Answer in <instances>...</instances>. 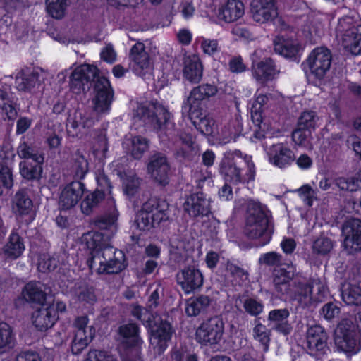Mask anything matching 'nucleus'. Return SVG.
I'll use <instances>...</instances> for the list:
<instances>
[{"label":"nucleus","mask_w":361,"mask_h":361,"mask_svg":"<svg viewBox=\"0 0 361 361\" xmlns=\"http://www.w3.org/2000/svg\"><path fill=\"white\" fill-rule=\"evenodd\" d=\"M276 53L286 58L294 56L299 51L298 44L295 40L277 37L274 41Z\"/></svg>","instance_id":"37"},{"label":"nucleus","mask_w":361,"mask_h":361,"mask_svg":"<svg viewBox=\"0 0 361 361\" xmlns=\"http://www.w3.org/2000/svg\"><path fill=\"white\" fill-rule=\"evenodd\" d=\"M268 102L269 98L267 96L259 94L255 99L251 105V118L253 123L259 128V131L255 133L257 138L263 137L271 126Z\"/></svg>","instance_id":"11"},{"label":"nucleus","mask_w":361,"mask_h":361,"mask_svg":"<svg viewBox=\"0 0 361 361\" xmlns=\"http://www.w3.org/2000/svg\"><path fill=\"white\" fill-rule=\"evenodd\" d=\"M133 119L135 121L143 119L144 121L147 120L161 132L170 130L173 126L171 121L170 113L159 103L146 102L137 104L133 112Z\"/></svg>","instance_id":"5"},{"label":"nucleus","mask_w":361,"mask_h":361,"mask_svg":"<svg viewBox=\"0 0 361 361\" xmlns=\"http://www.w3.org/2000/svg\"><path fill=\"white\" fill-rule=\"evenodd\" d=\"M38 82V73L28 68L20 71L15 78L16 87L20 91L30 92Z\"/></svg>","instance_id":"33"},{"label":"nucleus","mask_w":361,"mask_h":361,"mask_svg":"<svg viewBox=\"0 0 361 361\" xmlns=\"http://www.w3.org/2000/svg\"><path fill=\"white\" fill-rule=\"evenodd\" d=\"M84 190V184L80 181H73L66 185L62 189L59 196V208L62 210L73 208L81 199Z\"/></svg>","instance_id":"21"},{"label":"nucleus","mask_w":361,"mask_h":361,"mask_svg":"<svg viewBox=\"0 0 361 361\" xmlns=\"http://www.w3.org/2000/svg\"><path fill=\"white\" fill-rule=\"evenodd\" d=\"M47 12L55 18H61L65 15L68 0H47Z\"/></svg>","instance_id":"49"},{"label":"nucleus","mask_w":361,"mask_h":361,"mask_svg":"<svg viewBox=\"0 0 361 361\" xmlns=\"http://www.w3.org/2000/svg\"><path fill=\"white\" fill-rule=\"evenodd\" d=\"M42 163L32 164L30 160H24L20 163V173L27 180L38 178L42 173Z\"/></svg>","instance_id":"45"},{"label":"nucleus","mask_w":361,"mask_h":361,"mask_svg":"<svg viewBox=\"0 0 361 361\" xmlns=\"http://www.w3.org/2000/svg\"><path fill=\"white\" fill-rule=\"evenodd\" d=\"M339 307L332 302L326 304L322 310V314L326 320L333 319L339 314Z\"/></svg>","instance_id":"63"},{"label":"nucleus","mask_w":361,"mask_h":361,"mask_svg":"<svg viewBox=\"0 0 361 361\" xmlns=\"http://www.w3.org/2000/svg\"><path fill=\"white\" fill-rule=\"evenodd\" d=\"M0 180L3 185L10 188L13 185V177L11 169L8 166L0 165ZM1 192L0 191V194Z\"/></svg>","instance_id":"62"},{"label":"nucleus","mask_w":361,"mask_h":361,"mask_svg":"<svg viewBox=\"0 0 361 361\" xmlns=\"http://www.w3.org/2000/svg\"><path fill=\"white\" fill-rule=\"evenodd\" d=\"M341 297L347 305H361V281L344 283L341 289Z\"/></svg>","instance_id":"36"},{"label":"nucleus","mask_w":361,"mask_h":361,"mask_svg":"<svg viewBox=\"0 0 361 361\" xmlns=\"http://www.w3.org/2000/svg\"><path fill=\"white\" fill-rule=\"evenodd\" d=\"M123 146L135 159H140L148 149V141L140 136L126 138Z\"/></svg>","instance_id":"39"},{"label":"nucleus","mask_w":361,"mask_h":361,"mask_svg":"<svg viewBox=\"0 0 361 361\" xmlns=\"http://www.w3.org/2000/svg\"><path fill=\"white\" fill-rule=\"evenodd\" d=\"M56 313L53 307H48V303H42V307L33 312L32 321L39 331H46L52 327L57 321Z\"/></svg>","instance_id":"28"},{"label":"nucleus","mask_w":361,"mask_h":361,"mask_svg":"<svg viewBox=\"0 0 361 361\" xmlns=\"http://www.w3.org/2000/svg\"><path fill=\"white\" fill-rule=\"evenodd\" d=\"M203 66L200 57L196 54L185 56L183 73L184 78L194 83L199 82L202 77Z\"/></svg>","instance_id":"30"},{"label":"nucleus","mask_w":361,"mask_h":361,"mask_svg":"<svg viewBox=\"0 0 361 361\" xmlns=\"http://www.w3.org/2000/svg\"><path fill=\"white\" fill-rule=\"evenodd\" d=\"M94 109L99 114L109 111L113 97V91L109 80L98 76L94 85Z\"/></svg>","instance_id":"15"},{"label":"nucleus","mask_w":361,"mask_h":361,"mask_svg":"<svg viewBox=\"0 0 361 361\" xmlns=\"http://www.w3.org/2000/svg\"><path fill=\"white\" fill-rule=\"evenodd\" d=\"M88 323L89 319L86 316L79 317L74 322L75 335L71 345L74 354L81 353L94 336V328Z\"/></svg>","instance_id":"12"},{"label":"nucleus","mask_w":361,"mask_h":361,"mask_svg":"<svg viewBox=\"0 0 361 361\" xmlns=\"http://www.w3.org/2000/svg\"><path fill=\"white\" fill-rule=\"evenodd\" d=\"M32 201L23 195L22 193H17L15 196L12 209L14 213L18 215L27 214L32 209Z\"/></svg>","instance_id":"47"},{"label":"nucleus","mask_w":361,"mask_h":361,"mask_svg":"<svg viewBox=\"0 0 361 361\" xmlns=\"http://www.w3.org/2000/svg\"><path fill=\"white\" fill-rule=\"evenodd\" d=\"M117 174L122 181L124 195L130 199L135 197L139 192L140 180L133 171H118Z\"/></svg>","instance_id":"35"},{"label":"nucleus","mask_w":361,"mask_h":361,"mask_svg":"<svg viewBox=\"0 0 361 361\" xmlns=\"http://www.w3.org/2000/svg\"><path fill=\"white\" fill-rule=\"evenodd\" d=\"M152 319L147 321L149 328L150 348L156 354H161L168 347L173 331L169 322L161 317L152 316Z\"/></svg>","instance_id":"6"},{"label":"nucleus","mask_w":361,"mask_h":361,"mask_svg":"<svg viewBox=\"0 0 361 361\" xmlns=\"http://www.w3.org/2000/svg\"><path fill=\"white\" fill-rule=\"evenodd\" d=\"M14 336L11 327L5 322H0V353L10 348L13 343Z\"/></svg>","instance_id":"50"},{"label":"nucleus","mask_w":361,"mask_h":361,"mask_svg":"<svg viewBox=\"0 0 361 361\" xmlns=\"http://www.w3.org/2000/svg\"><path fill=\"white\" fill-rule=\"evenodd\" d=\"M189 117L194 126L203 135L209 137V141L216 142L218 129L212 118L207 115L203 109L188 110Z\"/></svg>","instance_id":"16"},{"label":"nucleus","mask_w":361,"mask_h":361,"mask_svg":"<svg viewBox=\"0 0 361 361\" xmlns=\"http://www.w3.org/2000/svg\"><path fill=\"white\" fill-rule=\"evenodd\" d=\"M306 340L310 354L317 355L326 348L327 334L322 326H310L307 330Z\"/></svg>","instance_id":"27"},{"label":"nucleus","mask_w":361,"mask_h":361,"mask_svg":"<svg viewBox=\"0 0 361 361\" xmlns=\"http://www.w3.org/2000/svg\"><path fill=\"white\" fill-rule=\"evenodd\" d=\"M85 361H118L112 355L105 351L97 350H90Z\"/></svg>","instance_id":"59"},{"label":"nucleus","mask_w":361,"mask_h":361,"mask_svg":"<svg viewBox=\"0 0 361 361\" xmlns=\"http://www.w3.org/2000/svg\"><path fill=\"white\" fill-rule=\"evenodd\" d=\"M177 282L185 293H190L202 286L204 278L200 270L192 265L184 268L177 274Z\"/></svg>","instance_id":"19"},{"label":"nucleus","mask_w":361,"mask_h":361,"mask_svg":"<svg viewBox=\"0 0 361 361\" xmlns=\"http://www.w3.org/2000/svg\"><path fill=\"white\" fill-rule=\"evenodd\" d=\"M25 250V245L17 233H11L8 243L4 247V252L8 258L15 259Z\"/></svg>","instance_id":"40"},{"label":"nucleus","mask_w":361,"mask_h":361,"mask_svg":"<svg viewBox=\"0 0 361 361\" xmlns=\"http://www.w3.org/2000/svg\"><path fill=\"white\" fill-rule=\"evenodd\" d=\"M209 303L210 299L206 295L191 298L187 301L185 312L188 316H196L204 311Z\"/></svg>","instance_id":"42"},{"label":"nucleus","mask_w":361,"mask_h":361,"mask_svg":"<svg viewBox=\"0 0 361 361\" xmlns=\"http://www.w3.org/2000/svg\"><path fill=\"white\" fill-rule=\"evenodd\" d=\"M338 43L354 55L361 54V18L358 16H345L341 18L335 28Z\"/></svg>","instance_id":"4"},{"label":"nucleus","mask_w":361,"mask_h":361,"mask_svg":"<svg viewBox=\"0 0 361 361\" xmlns=\"http://www.w3.org/2000/svg\"><path fill=\"white\" fill-rule=\"evenodd\" d=\"M343 247L349 254H354L361 250V221L351 219L345 221L342 229Z\"/></svg>","instance_id":"14"},{"label":"nucleus","mask_w":361,"mask_h":361,"mask_svg":"<svg viewBox=\"0 0 361 361\" xmlns=\"http://www.w3.org/2000/svg\"><path fill=\"white\" fill-rule=\"evenodd\" d=\"M297 192L303 203L309 207L312 206L314 201L317 200V191L308 184L301 186Z\"/></svg>","instance_id":"52"},{"label":"nucleus","mask_w":361,"mask_h":361,"mask_svg":"<svg viewBox=\"0 0 361 361\" xmlns=\"http://www.w3.org/2000/svg\"><path fill=\"white\" fill-rule=\"evenodd\" d=\"M57 266V259L54 257H51L48 255H43L40 256L37 264V267L39 271L46 272L54 270Z\"/></svg>","instance_id":"58"},{"label":"nucleus","mask_w":361,"mask_h":361,"mask_svg":"<svg viewBox=\"0 0 361 361\" xmlns=\"http://www.w3.org/2000/svg\"><path fill=\"white\" fill-rule=\"evenodd\" d=\"M252 71L256 80L261 82L272 80L278 73L274 62L269 58L264 59L260 61L253 59Z\"/></svg>","instance_id":"31"},{"label":"nucleus","mask_w":361,"mask_h":361,"mask_svg":"<svg viewBox=\"0 0 361 361\" xmlns=\"http://www.w3.org/2000/svg\"><path fill=\"white\" fill-rule=\"evenodd\" d=\"M336 185L341 190L355 191L361 188V177L351 178H339L336 180Z\"/></svg>","instance_id":"55"},{"label":"nucleus","mask_w":361,"mask_h":361,"mask_svg":"<svg viewBox=\"0 0 361 361\" xmlns=\"http://www.w3.org/2000/svg\"><path fill=\"white\" fill-rule=\"evenodd\" d=\"M165 207L164 202L159 204L154 199L145 202L136 216L135 223L137 228L141 231H149L166 220Z\"/></svg>","instance_id":"8"},{"label":"nucleus","mask_w":361,"mask_h":361,"mask_svg":"<svg viewBox=\"0 0 361 361\" xmlns=\"http://www.w3.org/2000/svg\"><path fill=\"white\" fill-rule=\"evenodd\" d=\"M98 69L94 66L82 64L75 67L70 76V86L75 94H80L85 90V84L96 78Z\"/></svg>","instance_id":"17"},{"label":"nucleus","mask_w":361,"mask_h":361,"mask_svg":"<svg viewBox=\"0 0 361 361\" xmlns=\"http://www.w3.org/2000/svg\"><path fill=\"white\" fill-rule=\"evenodd\" d=\"M130 66L137 75H143L152 69V63L148 54L145 51V45L137 42L130 49Z\"/></svg>","instance_id":"22"},{"label":"nucleus","mask_w":361,"mask_h":361,"mask_svg":"<svg viewBox=\"0 0 361 361\" xmlns=\"http://www.w3.org/2000/svg\"><path fill=\"white\" fill-rule=\"evenodd\" d=\"M250 12L253 20L259 23L271 22L278 16L274 0H252Z\"/></svg>","instance_id":"18"},{"label":"nucleus","mask_w":361,"mask_h":361,"mask_svg":"<svg viewBox=\"0 0 361 361\" xmlns=\"http://www.w3.org/2000/svg\"><path fill=\"white\" fill-rule=\"evenodd\" d=\"M104 192L101 190H96L85 196L81 202V210L85 214H90L93 208L104 198Z\"/></svg>","instance_id":"48"},{"label":"nucleus","mask_w":361,"mask_h":361,"mask_svg":"<svg viewBox=\"0 0 361 361\" xmlns=\"http://www.w3.org/2000/svg\"><path fill=\"white\" fill-rule=\"evenodd\" d=\"M311 132L300 127L293 132L292 139L295 145L302 147L312 148Z\"/></svg>","instance_id":"51"},{"label":"nucleus","mask_w":361,"mask_h":361,"mask_svg":"<svg viewBox=\"0 0 361 361\" xmlns=\"http://www.w3.org/2000/svg\"><path fill=\"white\" fill-rule=\"evenodd\" d=\"M44 286L39 282L27 283L21 293V298L26 302L43 303L47 300Z\"/></svg>","instance_id":"34"},{"label":"nucleus","mask_w":361,"mask_h":361,"mask_svg":"<svg viewBox=\"0 0 361 361\" xmlns=\"http://www.w3.org/2000/svg\"><path fill=\"white\" fill-rule=\"evenodd\" d=\"M195 42L200 45L205 54L211 56L219 51L218 42L215 39H210L201 36L195 39Z\"/></svg>","instance_id":"54"},{"label":"nucleus","mask_w":361,"mask_h":361,"mask_svg":"<svg viewBox=\"0 0 361 361\" xmlns=\"http://www.w3.org/2000/svg\"><path fill=\"white\" fill-rule=\"evenodd\" d=\"M73 171L75 178H83L88 171V162L82 155H78L73 165Z\"/></svg>","instance_id":"56"},{"label":"nucleus","mask_w":361,"mask_h":361,"mask_svg":"<svg viewBox=\"0 0 361 361\" xmlns=\"http://www.w3.org/2000/svg\"><path fill=\"white\" fill-rule=\"evenodd\" d=\"M244 11V5L239 0H220L216 15L219 20L231 23L240 18Z\"/></svg>","instance_id":"24"},{"label":"nucleus","mask_w":361,"mask_h":361,"mask_svg":"<svg viewBox=\"0 0 361 361\" xmlns=\"http://www.w3.org/2000/svg\"><path fill=\"white\" fill-rule=\"evenodd\" d=\"M327 293V288L320 281L314 280L311 284L298 285L295 290V300L304 305L321 302Z\"/></svg>","instance_id":"13"},{"label":"nucleus","mask_w":361,"mask_h":361,"mask_svg":"<svg viewBox=\"0 0 361 361\" xmlns=\"http://www.w3.org/2000/svg\"><path fill=\"white\" fill-rule=\"evenodd\" d=\"M289 312L286 309L274 310L269 313L268 319L273 328L287 319Z\"/></svg>","instance_id":"60"},{"label":"nucleus","mask_w":361,"mask_h":361,"mask_svg":"<svg viewBox=\"0 0 361 361\" xmlns=\"http://www.w3.org/2000/svg\"><path fill=\"white\" fill-rule=\"evenodd\" d=\"M224 330L223 320L212 317L202 322L196 331V340L202 345L212 346L220 342Z\"/></svg>","instance_id":"10"},{"label":"nucleus","mask_w":361,"mask_h":361,"mask_svg":"<svg viewBox=\"0 0 361 361\" xmlns=\"http://www.w3.org/2000/svg\"><path fill=\"white\" fill-rule=\"evenodd\" d=\"M267 154L269 163L281 169L290 165L294 160V154L283 143L272 145Z\"/></svg>","instance_id":"25"},{"label":"nucleus","mask_w":361,"mask_h":361,"mask_svg":"<svg viewBox=\"0 0 361 361\" xmlns=\"http://www.w3.org/2000/svg\"><path fill=\"white\" fill-rule=\"evenodd\" d=\"M255 324L252 329V336L255 341L260 343L263 350L267 351L270 341V331L258 320H256Z\"/></svg>","instance_id":"44"},{"label":"nucleus","mask_w":361,"mask_h":361,"mask_svg":"<svg viewBox=\"0 0 361 361\" xmlns=\"http://www.w3.org/2000/svg\"><path fill=\"white\" fill-rule=\"evenodd\" d=\"M280 261L281 255L275 252H270L263 254L259 259V262L260 264L269 266L276 265L280 262Z\"/></svg>","instance_id":"64"},{"label":"nucleus","mask_w":361,"mask_h":361,"mask_svg":"<svg viewBox=\"0 0 361 361\" xmlns=\"http://www.w3.org/2000/svg\"><path fill=\"white\" fill-rule=\"evenodd\" d=\"M331 54L325 47L315 48L304 63V68H308L311 76L317 81H322L329 71Z\"/></svg>","instance_id":"9"},{"label":"nucleus","mask_w":361,"mask_h":361,"mask_svg":"<svg viewBox=\"0 0 361 361\" xmlns=\"http://www.w3.org/2000/svg\"><path fill=\"white\" fill-rule=\"evenodd\" d=\"M147 170L148 174L159 184L166 185L169 183L170 166L165 156L161 154L152 155Z\"/></svg>","instance_id":"20"},{"label":"nucleus","mask_w":361,"mask_h":361,"mask_svg":"<svg viewBox=\"0 0 361 361\" xmlns=\"http://www.w3.org/2000/svg\"><path fill=\"white\" fill-rule=\"evenodd\" d=\"M333 247L332 241L327 237L322 235L318 238L313 243L312 248L314 251L326 254L329 252Z\"/></svg>","instance_id":"57"},{"label":"nucleus","mask_w":361,"mask_h":361,"mask_svg":"<svg viewBox=\"0 0 361 361\" xmlns=\"http://www.w3.org/2000/svg\"><path fill=\"white\" fill-rule=\"evenodd\" d=\"M18 154L25 160L32 159L35 163H43L44 161V157L39 153H35L33 149L25 142L20 143L18 146Z\"/></svg>","instance_id":"53"},{"label":"nucleus","mask_w":361,"mask_h":361,"mask_svg":"<svg viewBox=\"0 0 361 361\" xmlns=\"http://www.w3.org/2000/svg\"><path fill=\"white\" fill-rule=\"evenodd\" d=\"M295 268L293 264L280 267L274 270V284L276 291L285 294L288 290V283L293 278Z\"/></svg>","instance_id":"32"},{"label":"nucleus","mask_w":361,"mask_h":361,"mask_svg":"<svg viewBox=\"0 0 361 361\" xmlns=\"http://www.w3.org/2000/svg\"><path fill=\"white\" fill-rule=\"evenodd\" d=\"M334 342L338 350L355 355L360 350V332L351 322L343 320L335 330Z\"/></svg>","instance_id":"7"},{"label":"nucleus","mask_w":361,"mask_h":361,"mask_svg":"<svg viewBox=\"0 0 361 361\" xmlns=\"http://www.w3.org/2000/svg\"><path fill=\"white\" fill-rule=\"evenodd\" d=\"M15 104V97L10 92V88L7 87L4 90L0 89V108L9 119H14L17 116Z\"/></svg>","instance_id":"41"},{"label":"nucleus","mask_w":361,"mask_h":361,"mask_svg":"<svg viewBox=\"0 0 361 361\" xmlns=\"http://www.w3.org/2000/svg\"><path fill=\"white\" fill-rule=\"evenodd\" d=\"M94 124V120L87 112L76 111L69 115L67 121L68 133L73 137L82 136Z\"/></svg>","instance_id":"23"},{"label":"nucleus","mask_w":361,"mask_h":361,"mask_svg":"<svg viewBox=\"0 0 361 361\" xmlns=\"http://www.w3.org/2000/svg\"><path fill=\"white\" fill-rule=\"evenodd\" d=\"M118 212H113L97 220V226L109 231L104 234L90 231L82 235V242L92 252L90 267L92 271L98 274H114L123 270L126 267V257L121 250H115L109 242L117 229Z\"/></svg>","instance_id":"1"},{"label":"nucleus","mask_w":361,"mask_h":361,"mask_svg":"<svg viewBox=\"0 0 361 361\" xmlns=\"http://www.w3.org/2000/svg\"><path fill=\"white\" fill-rule=\"evenodd\" d=\"M119 334L122 342L126 347H140L142 341L138 334V328L134 324H128L119 328Z\"/></svg>","instance_id":"38"},{"label":"nucleus","mask_w":361,"mask_h":361,"mask_svg":"<svg viewBox=\"0 0 361 361\" xmlns=\"http://www.w3.org/2000/svg\"><path fill=\"white\" fill-rule=\"evenodd\" d=\"M245 311L250 315L257 316L263 311V305L255 299L247 298L243 303Z\"/></svg>","instance_id":"61"},{"label":"nucleus","mask_w":361,"mask_h":361,"mask_svg":"<svg viewBox=\"0 0 361 361\" xmlns=\"http://www.w3.org/2000/svg\"><path fill=\"white\" fill-rule=\"evenodd\" d=\"M184 208L192 216L207 215L210 211V201L202 192L194 193L186 199Z\"/></svg>","instance_id":"29"},{"label":"nucleus","mask_w":361,"mask_h":361,"mask_svg":"<svg viewBox=\"0 0 361 361\" xmlns=\"http://www.w3.org/2000/svg\"><path fill=\"white\" fill-rule=\"evenodd\" d=\"M242 130V126L239 121H235L230 124L228 127H225L220 134L218 132L216 142L221 144H226L231 141H235Z\"/></svg>","instance_id":"43"},{"label":"nucleus","mask_w":361,"mask_h":361,"mask_svg":"<svg viewBox=\"0 0 361 361\" xmlns=\"http://www.w3.org/2000/svg\"><path fill=\"white\" fill-rule=\"evenodd\" d=\"M216 93L217 88L214 85L209 84L199 85L191 91L184 108L185 110L203 109L202 102L214 96Z\"/></svg>","instance_id":"26"},{"label":"nucleus","mask_w":361,"mask_h":361,"mask_svg":"<svg viewBox=\"0 0 361 361\" xmlns=\"http://www.w3.org/2000/svg\"><path fill=\"white\" fill-rule=\"evenodd\" d=\"M319 118L313 111H305L299 117L298 127L312 133L319 126Z\"/></svg>","instance_id":"46"},{"label":"nucleus","mask_w":361,"mask_h":361,"mask_svg":"<svg viewBox=\"0 0 361 361\" xmlns=\"http://www.w3.org/2000/svg\"><path fill=\"white\" fill-rule=\"evenodd\" d=\"M245 235L258 241L259 246L267 245L271 238L269 219L259 204L252 200L247 202V216L245 227Z\"/></svg>","instance_id":"3"},{"label":"nucleus","mask_w":361,"mask_h":361,"mask_svg":"<svg viewBox=\"0 0 361 361\" xmlns=\"http://www.w3.org/2000/svg\"><path fill=\"white\" fill-rule=\"evenodd\" d=\"M220 170L226 181L233 183L252 181L256 174L252 157L238 150L225 153Z\"/></svg>","instance_id":"2"}]
</instances>
